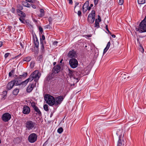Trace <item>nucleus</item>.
<instances>
[{
    "label": "nucleus",
    "mask_w": 146,
    "mask_h": 146,
    "mask_svg": "<svg viewBox=\"0 0 146 146\" xmlns=\"http://www.w3.org/2000/svg\"><path fill=\"white\" fill-rule=\"evenodd\" d=\"M40 76V73L37 70L34 71L30 75L29 78L23 81V83L26 85L29 82H31L33 79L35 82H37L39 79Z\"/></svg>",
    "instance_id": "1"
},
{
    "label": "nucleus",
    "mask_w": 146,
    "mask_h": 146,
    "mask_svg": "<svg viewBox=\"0 0 146 146\" xmlns=\"http://www.w3.org/2000/svg\"><path fill=\"white\" fill-rule=\"evenodd\" d=\"M135 29L136 31L141 33L146 32V16L139 25L136 27Z\"/></svg>",
    "instance_id": "2"
},
{
    "label": "nucleus",
    "mask_w": 146,
    "mask_h": 146,
    "mask_svg": "<svg viewBox=\"0 0 146 146\" xmlns=\"http://www.w3.org/2000/svg\"><path fill=\"white\" fill-rule=\"evenodd\" d=\"M44 99L46 103L49 106H52L55 105V99L53 96L49 94H46Z\"/></svg>",
    "instance_id": "3"
},
{
    "label": "nucleus",
    "mask_w": 146,
    "mask_h": 146,
    "mask_svg": "<svg viewBox=\"0 0 146 146\" xmlns=\"http://www.w3.org/2000/svg\"><path fill=\"white\" fill-rule=\"evenodd\" d=\"M36 123L34 121L31 120H28L25 123L26 128L29 130H30L35 128Z\"/></svg>",
    "instance_id": "4"
},
{
    "label": "nucleus",
    "mask_w": 146,
    "mask_h": 146,
    "mask_svg": "<svg viewBox=\"0 0 146 146\" xmlns=\"http://www.w3.org/2000/svg\"><path fill=\"white\" fill-rule=\"evenodd\" d=\"M95 11H92L89 14L88 17V20L89 23L92 24L94 23L95 19Z\"/></svg>",
    "instance_id": "5"
},
{
    "label": "nucleus",
    "mask_w": 146,
    "mask_h": 146,
    "mask_svg": "<svg viewBox=\"0 0 146 146\" xmlns=\"http://www.w3.org/2000/svg\"><path fill=\"white\" fill-rule=\"evenodd\" d=\"M37 139V135L35 133L31 134L28 137V140L29 142L33 143L36 141Z\"/></svg>",
    "instance_id": "6"
},
{
    "label": "nucleus",
    "mask_w": 146,
    "mask_h": 146,
    "mask_svg": "<svg viewBox=\"0 0 146 146\" xmlns=\"http://www.w3.org/2000/svg\"><path fill=\"white\" fill-rule=\"evenodd\" d=\"M90 70L88 66H87L84 69H82L80 71V76H86L90 72Z\"/></svg>",
    "instance_id": "7"
},
{
    "label": "nucleus",
    "mask_w": 146,
    "mask_h": 146,
    "mask_svg": "<svg viewBox=\"0 0 146 146\" xmlns=\"http://www.w3.org/2000/svg\"><path fill=\"white\" fill-rule=\"evenodd\" d=\"M69 63L70 67L73 68H76L78 65V62L77 60L73 58L70 60Z\"/></svg>",
    "instance_id": "8"
},
{
    "label": "nucleus",
    "mask_w": 146,
    "mask_h": 146,
    "mask_svg": "<svg viewBox=\"0 0 146 146\" xmlns=\"http://www.w3.org/2000/svg\"><path fill=\"white\" fill-rule=\"evenodd\" d=\"M11 118V115L8 113L3 114L2 116V120L4 122L8 121L10 120Z\"/></svg>",
    "instance_id": "9"
},
{
    "label": "nucleus",
    "mask_w": 146,
    "mask_h": 146,
    "mask_svg": "<svg viewBox=\"0 0 146 146\" xmlns=\"http://www.w3.org/2000/svg\"><path fill=\"white\" fill-rule=\"evenodd\" d=\"M64 97L63 96H60L56 97L55 99V105L60 104L62 101Z\"/></svg>",
    "instance_id": "10"
},
{
    "label": "nucleus",
    "mask_w": 146,
    "mask_h": 146,
    "mask_svg": "<svg viewBox=\"0 0 146 146\" xmlns=\"http://www.w3.org/2000/svg\"><path fill=\"white\" fill-rule=\"evenodd\" d=\"M12 81L13 82L14 85L15 86H18L21 84H23L25 85H26L25 84V83H23V81L22 82H21V79L19 78H15L14 80H12Z\"/></svg>",
    "instance_id": "11"
},
{
    "label": "nucleus",
    "mask_w": 146,
    "mask_h": 146,
    "mask_svg": "<svg viewBox=\"0 0 146 146\" xmlns=\"http://www.w3.org/2000/svg\"><path fill=\"white\" fill-rule=\"evenodd\" d=\"M30 112V109L29 107L26 105H25L23 108V113L25 114H28Z\"/></svg>",
    "instance_id": "12"
},
{
    "label": "nucleus",
    "mask_w": 146,
    "mask_h": 146,
    "mask_svg": "<svg viewBox=\"0 0 146 146\" xmlns=\"http://www.w3.org/2000/svg\"><path fill=\"white\" fill-rule=\"evenodd\" d=\"M89 3V1H86L83 5L82 7V11L83 13H85L88 10Z\"/></svg>",
    "instance_id": "13"
},
{
    "label": "nucleus",
    "mask_w": 146,
    "mask_h": 146,
    "mask_svg": "<svg viewBox=\"0 0 146 146\" xmlns=\"http://www.w3.org/2000/svg\"><path fill=\"white\" fill-rule=\"evenodd\" d=\"M35 87V84H30L27 87V91L28 92H30Z\"/></svg>",
    "instance_id": "14"
},
{
    "label": "nucleus",
    "mask_w": 146,
    "mask_h": 146,
    "mask_svg": "<svg viewBox=\"0 0 146 146\" xmlns=\"http://www.w3.org/2000/svg\"><path fill=\"white\" fill-rule=\"evenodd\" d=\"M14 85V83H13V82L11 81L8 84L7 87V89L8 90H10L13 87Z\"/></svg>",
    "instance_id": "15"
},
{
    "label": "nucleus",
    "mask_w": 146,
    "mask_h": 146,
    "mask_svg": "<svg viewBox=\"0 0 146 146\" xmlns=\"http://www.w3.org/2000/svg\"><path fill=\"white\" fill-rule=\"evenodd\" d=\"M60 67L59 65L56 66L54 67L53 69V71L55 73H57L59 72L60 70Z\"/></svg>",
    "instance_id": "16"
},
{
    "label": "nucleus",
    "mask_w": 146,
    "mask_h": 146,
    "mask_svg": "<svg viewBox=\"0 0 146 146\" xmlns=\"http://www.w3.org/2000/svg\"><path fill=\"white\" fill-rule=\"evenodd\" d=\"M67 73L68 76L70 77V78H74V72L70 70V69H68Z\"/></svg>",
    "instance_id": "17"
},
{
    "label": "nucleus",
    "mask_w": 146,
    "mask_h": 146,
    "mask_svg": "<svg viewBox=\"0 0 146 146\" xmlns=\"http://www.w3.org/2000/svg\"><path fill=\"white\" fill-rule=\"evenodd\" d=\"M17 12L18 13V15L22 17H25L26 16L25 14L23 11L19 9L17 10Z\"/></svg>",
    "instance_id": "18"
},
{
    "label": "nucleus",
    "mask_w": 146,
    "mask_h": 146,
    "mask_svg": "<svg viewBox=\"0 0 146 146\" xmlns=\"http://www.w3.org/2000/svg\"><path fill=\"white\" fill-rule=\"evenodd\" d=\"M75 55V53L74 51L72 50L70 51L69 52L68 54V56L70 58H72Z\"/></svg>",
    "instance_id": "19"
},
{
    "label": "nucleus",
    "mask_w": 146,
    "mask_h": 146,
    "mask_svg": "<svg viewBox=\"0 0 146 146\" xmlns=\"http://www.w3.org/2000/svg\"><path fill=\"white\" fill-rule=\"evenodd\" d=\"M110 44H111V43H110V41L108 43V44L107 45L106 47V48H104V52H103L104 54L109 49L110 47Z\"/></svg>",
    "instance_id": "20"
},
{
    "label": "nucleus",
    "mask_w": 146,
    "mask_h": 146,
    "mask_svg": "<svg viewBox=\"0 0 146 146\" xmlns=\"http://www.w3.org/2000/svg\"><path fill=\"white\" fill-rule=\"evenodd\" d=\"M121 135H120L119 137V139L117 142V146H122V145H124V144H123L122 143L121 140L120 139V138H121Z\"/></svg>",
    "instance_id": "21"
},
{
    "label": "nucleus",
    "mask_w": 146,
    "mask_h": 146,
    "mask_svg": "<svg viewBox=\"0 0 146 146\" xmlns=\"http://www.w3.org/2000/svg\"><path fill=\"white\" fill-rule=\"evenodd\" d=\"M34 110L36 113V114H38L39 115H41V112L40 111L39 109L38 108L37 106L33 108Z\"/></svg>",
    "instance_id": "22"
},
{
    "label": "nucleus",
    "mask_w": 146,
    "mask_h": 146,
    "mask_svg": "<svg viewBox=\"0 0 146 146\" xmlns=\"http://www.w3.org/2000/svg\"><path fill=\"white\" fill-rule=\"evenodd\" d=\"M23 5L25 7H31V5L29 4L27 1H24L23 2Z\"/></svg>",
    "instance_id": "23"
},
{
    "label": "nucleus",
    "mask_w": 146,
    "mask_h": 146,
    "mask_svg": "<svg viewBox=\"0 0 146 146\" xmlns=\"http://www.w3.org/2000/svg\"><path fill=\"white\" fill-rule=\"evenodd\" d=\"M19 92V90L18 89H15L13 91V95H17Z\"/></svg>",
    "instance_id": "24"
},
{
    "label": "nucleus",
    "mask_w": 146,
    "mask_h": 146,
    "mask_svg": "<svg viewBox=\"0 0 146 146\" xmlns=\"http://www.w3.org/2000/svg\"><path fill=\"white\" fill-rule=\"evenodd\" d=\"M30 104L31 106L33 107V108H35V107H36V103L34 102L31 101L30 102Z\"/></svg>",
    "instance_id": "25"
},
{
    "label": "nucleus",
    "mask_w": 146,
    "mask_h": 146,
    "mask_svg": "<svg viewBox=\"0 0 146 146\" xmlns=\"http://www.w3.org/2000/svg\"><path fill=\"white\" fill-rule=\"evenodd\" d=\"M94 27L97 28H99L100 27L99 24V22L97 21V19H96L95 20Z\"/></svg>",
    "instance_id": "26"
},
{
    "label": "nucleus",
    "mask_w": 146,
    "mask_h": 146,
    "mask_svg": "<svg viewBox=\"0 0 146 146\" xmlns=\"http://www.w3.org/2000/svg\"><path fill=\"white\" fill-rule=\"evenodd\" d=\"M27 73L24 72L22 75L19 76V78H25L27 76Z\"/></svg>",
    "instance_id": "27"
},
{
    "label": "nucleus",
    "mask_w": 146,
    "mask_h": 146,
    "mask_svg": "<svg viewBox=\"0 0 146 146\" xmlns=\"http://www.w3.org/2000/svg\"><path fill=\"white\" fill-rule=\"evenodd\" d=\"M40 14L39 15V16L40 17H42L44 15V10L42 9H41L40 10Z\"/></svg>",
    "instance_id": "28"
},
{
    "label": "nucleus",
    "mask_w": 146,
    "mask_h": 146,
    "mask_svg": "<svg viewBox=\"0 0 146 146\" xmlns=\"http://www.w3.org/2000/svg\"><path fill=\"white\" fill-rule=\"evenodd\" d=\"M31 59V58L29 56L26 57L24 58L23 59V60L24 61H26V62H29V61Z\"/></svg>",
    "instance_id": "29"
},
{
    "label": "nucleus",
    "mask_w": 146,
    "mask_h": 146,
    "mask_svg": "<svg viewBox=\"0 0 146 146\" xmlns=\"http://www.w3.org/2000/svg\"><path fill=\"white\" fill-rule=\"evenodd\" d=\"M35 46L36 48L38 47L39 44V42L37 38H36V40L35 41Z\"/></svg>",
    "instance_id": "30"
},
{
    "label": "nucleus",
    "mask_w": 146,
    "mask_h": 146,
    "mask_svg": "<svg viewBox=\"0 0 146 146\" xmlns=\"http://www.w3.org/2000/svg\"><path fill=\"white\" fill-rule=\"evenodd\" d=\"M40 44H41V50L42 51H43L44 50V47L43 44V42H42V40L41 41Z\"/></svg>",
    "instance_id": "31"
},
{
    "label": "nucleus",
    "mask_w": 146,
    "mask_h": 146,
    "mask_svg": "<svg viewBox=\"0 0 146 146\" xmlns=\"http://www.w3.org/2000/svg\"><path fill=\"white\" fill-rule=\"evenodd\" d=\"M63 128L61 127L59 128L57 130L58 132L60 134L62 133L63 132Z\"/></svg>",
    "instance_id": "32"
},
{
    "label": "nucleus",
    "mask_w": 146,
    "mask_h": 146,
    "mask_svg": "<svg viewBox=\"0 0 146 146\" xmlns=\"http://www.w3.org/2000/svg\"><path fill=\"white\" fill-rule=\"evenodd\" d=\"M145 2V0H138V3L139 4H143Z\"/></svg>",
    "instance_id": "33"
},
{
    "label": "nucleus",
    "mask_w": 146,
    "mask_h": 146,
    "mask_svg": "<svg viewBox=\"0 0 146 146\" xmlns=\"http://www.w3.org/2000/svg\"><path fill=\"white\" fill-rule=\"evenodd\" d=\"M43 108L44 110L46 111H47L48 110V106L47 104H45L44 105Z\"/></svg>",
    "instance_id": "34"
},
{
    "label": "nucleus",
    "mask_w": 146,
    "mask_h": 146,
    "mask_svg": "<svg viewBox=\"0 0 146 146\" xmlns=\"http://www.w3.org/2000/svg\"><path fill=\"white\" fill-rule=\"evenodd\" d=\"M14 72V70H12L9 73V77H11L12 75L13 72Z\"/></svg>",
    "instance_id": "35"
},
{
    "label": "nucleus",
    "mask_w": 146,
    "mask_h": 146,
    "mask_svg": "<svg viewBox=\"0 0 146 146\" xmlns=\"http://www.w3.org/2000/svg\"><path fill=\"white\" fill-rule=\"evenodd\" d=\"M19 20L20 21L23 23H24V19L22 17H20L19 18Z\"/></svg>",
    "instance_id": "36"
},
{
    "label": "nucleus",
    "mask_w": 146,
    "mask_h": 146,
    "mask_svg": "<svg viewBox=\"0 0 146 146\" xmlns=\"http://www.w3.org/2000/svg\"><path fill=\"white\" fill-rule=\"evenodd\" d=\"M45 39V37L44 35H43L41 38H40V42L42 40V42H43V40H44Z\"/></svg>",
    "instance_id": "37"
},
{
    "label": "nucleus",
    "mask_w": 146,
    "mask_h": 146,
    "mask_svg": "<svg viewBox=\"0 0 146 146\" xmlns=\"http://www.w3.org/2000/svg\"><path fill=\"white\" fill-rule=\"evenodd\" d=\"M123 0H119L118 3L120 5L123 4Z\"/></svg>",
    "instance_id": "38"
},
{
    "label": "nucleus",
    "mask_w": 146,
    "mask_h": 146,
    "mask_svg": "<svg viewBox=\"0 0 146 146\" xmlns=\"http://www.w3.org/2000/svg\"><path fill=\"white\" fill-rule=\"evenodd\" d=\"M10 54V53H5L4 55V57L5 58H6L9 56V55Z\"/></svg>",
    "instance_id": "39"
},
{
    "label": "nucleus",
    "mask_w": 146,
    "mask_h": 146,
    "mask_svg": "<svg viewBox=\"0 0 146 146\" xmlns=\"http://www.w3.org/2000/svg\"><path fill=\"white\" fill-rule=\"evenodd\" d=\"M44 28L45 29H50V27L49 25H47L44 27Z\"/></svg>",
    "instance_id": "40"
},
{
    "label": "nucleus",
    "mask_w": 146,
    "mask_h": 146,
    "mask_svg": "<svg viewBox=\"0 0 146 146\" xmlns=\"http://www.w3.org/2000/svg\"><path fill=\"white\" fill-rule=\"evenodd\" d=\"M99 0H94V3L95 5H96L98 3Z\"/></svg>",
    "instance_id": "41"
},
{
    "label": "nucleus",
    "mask_w": 146,
    "mask_h": 146,
    "mask_svg": "<svg viewBox=\"0 0 146 146\" xmlns=\"http://www.w3.org/2000/svg\"><path fill=\"white\" fill-rule=\"evenodd\" d=\"M11 11L12 13H15V8L13 7H12L11 9Z\"/></svg>",
    "instance_id": "42"
},
{
    "label": "nucleus",
    "mask_w": 146,
    "mask_h": 146,
    "mask_svg": "<svg viewBox=\"0 0 146 146\" xmlns=\"http://www.w3.org/2000/svg\"><path fill=\"white\" fill-rule=\"evenodd\" d=\"M39 31L41 33H42V32H43V29L41 27L39 26Z\"/></svg>",
    "instance_id": "43"
},
{
    "label": "nucleus",
    "mask_w": 146,
    "mask_h": 146,
    "mask_svg": "<svg viewBox=\"0 0 146 146\" xmlns=\"http://www.w3.org/2000/svg\"><path fill=\"white\" fill-rule=\"evenodd\" d=\"M106 29L107 31L108 32V33H110V31H109V30L108 29V25H106Z\"/></svg>",
    "instance_id": "44"
},
{
    "label": "nucleus",
    "mask_w": 146,
    "mask_h": 146,
    "mask_svg": "<svg viewBox=\"0 0 146 146\" xmlns=\"http://www.w3.org/2000/svg\"><path fill=\"white\" fill-rule=\"evenodd\" d=\"M3 94H4V96H5L7 95V92L6 91H3Z\"/></svg>",
    "instance_id": "45"
},
{
    "label": "nucleus",
    "mask_w": 146,
    "mask_h": 146,
    "mask_svg": "<svg viewBox=\"0 0 146 146\" xmlns=\"http://www.w3.org/2000/svg\"><path fill=\"white\" fill-rule=\"evenodd\" d=\"M26 1L27 2L33 3V0H26Z\"/></svg>",
    "instance_id": "46"
},
{
    "label": "nucleus",
    "mask_w": 146,
    "mask_h": 146,
    "mask_svg": "<svg viewBox=\"0 0 146 146\" xmlns=\"http://www.w3.org/2000/svg\"><path fill=\"white\" fill-rule=\"evenodd\" d=\"M81 14V12L80 11H78V16H80Z\"/></svg>",
    "instance_id": "47"
},
{
    "label": "nucleus",
    "mask_w": 146,
    "mask_h": 146,
    "mask_svg": "<svg viewBox=\"0 0 146 146\" xmlns=\"http://www.w3.org/2000/svg\"><path fill=\"white\" fill-rule=\"evenodd\" d=\"M79 5V3L78 2H76L75 4V5L74 7V9L76 8V7ZM75 10V9H74V10Z\"/></svg>",
    "instance_id": "48"
},
{
    "label": "nucleus",
    "mask_w": 146,
    "mask_h": 146,
    "mask_svg": "<svg viewBox=\"0 0 146 146\" xmlns=\"http://www.w3.org/2000/svg\"><path fill=\"white\" fill-rule=\"evenodd\" d=\"M70 4H72V0H67Z\"/></svg>",
    "instance_id": "49"
},
{
    "label": "nucleus",
    "mask_w": 146,
    "mask_h": 146,
    "mask_svg": "<svg viewBox=\"0 0 146 146\" xmlns=\"http://www.w3.org/2000/svg\"><path fill=\"white\" fill-rule=\"evenodd\" d=\"M98 20H99V21L100 22L101 21V19L100 17L99 16V15H98Z\"/></svg>",
    "instance_id": "50"
},
{
    "label": "nucleus",
    "mask_w": 146,
    "mask_h": 146,
    "mask_svg": "<svg viewBox=\"0 0 146 146\" xmlns=\"http://www.w3.org/2000/svg\"><path fill=\"white\" fill-rule=\"evenodd\" d=\"M48 21H49V24H50L51 23V22L52 21V19L51 18H49L48 19Z\"/></svg>",
    "instance_id": "51"
},
{
    "label": "nucleus",
    "mask_w": 146,
    "mask_h": 146,
    "mask_svg": "<svg viewBox=\"0 0 146 146\" xmlns=\"http://www.w3.org/2000/svg\"><path fill=\"white\" fill-rule=\"evenodd\" d=\"M58 43V42L57 41H55L53 42V44L54 45H56Z\"/></svg>",
    "instance_id": "52"
},
{
    "label": "nucleus",
    "mask_w": 146,
    "mask_h": 146,
    "mask_svg": "<svg viewBox=\"0 0 146 146\" xmlns=\"http://www.w3.org/2000/svg\"><path fill=\"white\" fill-rule=\"evenodd\" d=\"M141 52H144V49H143V48L142 47H141Z\"/></svg>",
    "instance_id": "53"
},
{
    "label": "nucleus",
    "mask_w": 146,
    "mask_h": 146,
    "mask_svg": "<svg viewBox=\"0 0 146 146\" xmlns=\"http://www.w3.org/2000/svg\"><path fill=\"white\" fill-rule=\"evenodd\" d=\"M32 7L34 9H36V6L35 5H32Z\"/></svg>",
    "instance_id": "54"
},
{
    "label": "nucleus",
    "mask_w": 146,
    "mask_h": 146,
    "mask_svg": "<svg viewBox=\"0 0 146 146\" xmlns=\"http://www.w3.org/2000/svg\"><path fill=\"white\" fill-rule=\"evenodd\" d=\"M8 28L10 29H11L12 28V27L10 26H8Z\"/></svg>",
    "instance_id": "55"
},
{
    "label": "nucleus",
    "mask_w": 146,
    "mask_h": 146,
    "mask_svg": "<svg viewBox=\"0 0 146 146\" xmlns=\"http://www.w3.org/2000/svg\"><path fill=\"white\" fill-rule=\"evenodd\" d=\"M91 7H90V6L89 7L88 6V11H90L91 9Z\"/></svg>",
    "instance_id": "56"
},
{
    "label": "nucleus",
    "mask_w": 146,
    "mask_h": 146,
    "mask_svg": "<svg viewBox=\"0 0 146 146\" xmlns=\"http://www.w3.org/2000/svg\"><path fill=\"white\" fill-rule=\"evenodd\" d=\"M31 65H32V67H33L34 66V63L33 62H31Z\"/></svg>",
    "instance_id": "57"
},
{
    "label": "nucleus",
    "mask_w": 146,
    "mask_h": 146,
    "mask_svg": "<svg viewBox=\"0 0 146 146\" xmlns=\"http://www.w3.org/2000/svg\"><path fill=\"white\" fill-rule=\"evenodd\" d=\"M19 9L21 10H22L23 9V7L22 6H20Z\"/></svg>",
    "instance_id": "58"
},
{
    "label": "nucleus",
    "mask_w": 146,
    "mask_h": 146,
    "mask_svg": "<svg viewBox=\"0 0 146 146\" xmlns=\"http://www.w3.org/2000/svg\"><path fill=\"white\" fill-rule=\"evenodd\" d=\"M2 45V42H0V47Z\"/></svg>",
    "instance_id": "59"
},
{
    "label": "nucleus",
    "mask_w": 146,
    "mask_h": 146,
    "mask_svg": "<svg viewBox=\"0 0 146 146\" xmlns=\"http://www.w3.org/2000/svg\"><path fill=\"white\" fill-rule=\"evenodd\" d=\"M111 36H112V37L113 38H114L115 37V35H111Z\"/></svg>",
    "instance_id": "60"
},
{
    "label": "nucleus",
    "mask_w": 146,
    "mask_h": 146,
    "mask_svg": "<svg viewBox=\"0 0 146 146\" xmlns=\"http://www.w3.org/2000/svg\"><path fill=\"white\" fill-rule=\"evenodd\" d=\"M93 6V5L92 4H91L90 6L91 7H92Z\"/></svg>",
    "instance_id": "61"
},
{
    "label": "nucleus",
    "mask_w": 146,
    "mask_h": 146,
    "mask_svg": "<svg viewBox=\"0 0 146 146\" xmlns=\"http://www.w3.org/2000/svg\"><path fill=\"white\" fill-rule=\"evenodd\" d=\"M87 36L88 37H91V35H87Z\"/></svg>",
    "instance_id": "62"
},
{
    "label": "nucleus",
    "mask_w": 146,
    "mask_h": 146,
    "mask_svg": "<svg viewBox=\"0 0 146 146\" xmlns=\"http://www.w3.org/2000/svg\"><path fill=\"white\" fill-rule=\"evenodd\" d=\"M62 60H61L60 61V63H62Z\"/></svg>",
    "instance_id": "63"
},
{
    "label": "nucleus",
    "mask_w": 146,
    "mask_h": 146,
    "mask_svg": "<svg viewBox=\"0 0 146 146\" xmlns=\"http://www.w3.org/2000/svg\"><path fill=\"white\" fill-rule=\"evenodd\" d=\"M56 64V62H54V65H55Z\"/></svg>",
    "instance_id": "64"
}]
</instances>
